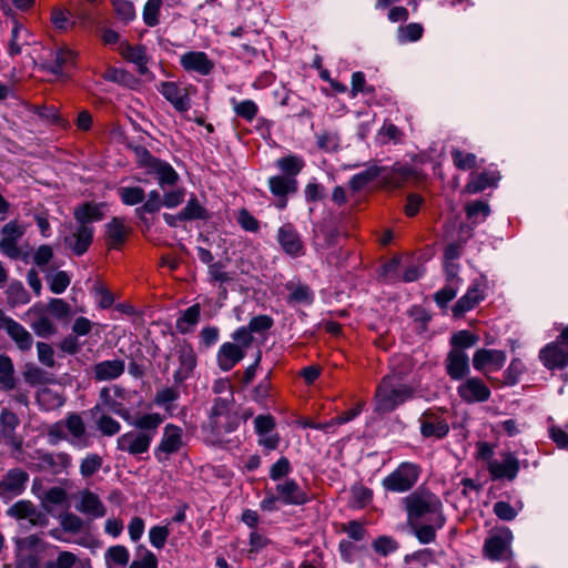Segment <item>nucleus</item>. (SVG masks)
Returning a JSON list of instances; mask_svg holds the SVG:
<instances>
[{
	"mask_svg": "<svg viewBox=\"0 0 568 568\" xmlns=\"http://www.w3.org/2000/svg\"><path fill=\"white\" fill-rule=\"evenodd\" d=\"M163 420L159 413L136 416L130 422L134 429L118 437L116 448L133 456L146 453Z\"/></svg>",
	"mask_w": 568,
	"mask_h": 568,
	"instance_id": "1",
	"label": "nucleus"
},
{
	"mask_svg": "<svg viewBox=\"0 0 568 568\" xmlns=\"http://www.w3.org/2000/svg\"><path fill=\"white\" fill-rule=\"evenodd\" d=\"M403 501L409 526H414L415 521H419L423 518L436 523L438 527L445 525L446 518L443 514L442 500L432 491L417 489L406 496Z\"/></svg>",
	"mask_w": 568,
	"mask_h": 568,
	"instance_id": "2",
	"label": "nucleus"
},
{
	"mask_svg": "<svg viewBox=\"0 0 568 568\" xmlns=\"http://www.w3.org/2000/svg\"><path fill=\"white\" fill-rule=\"evenodd\" d=\"M410 174L412 170L400 163H395L390 168L372 164L366 170L353 175L349 180V186L353 191H359L377 178H381L387 185L398 186Z\"/></svg>",
	"mask_w": 568,
	"mask_h": 568,
	"instance_id": "3",
	"label": "nucleus"
},
{
	"mask_svg": "<svg viewBox=\"0 0 568 568\" xmlns=\"http://www.w3.org/2000/svg\"><path fill=\"white\" fill-rule=\"evenodd\" d=\"M389 376H385L376 390V412L389 413L398 405L414 397V388L408 385L393 387L389 384Z\"/></svg>",
	"mask_w": 568,
	"mask_h": 568,
	"instance_id": "4",
	"label": "nucleus"
},
{
	"mask_svg": "<svg viewBox=\"0 0 568 568\" xmlns=\"http://www.w3.org/2000/svg\"><path fill=\"white\" fill-rule=\"evenodd\" d=\"M488 290V278L486 275L480 274L475 277L467 291L453 306V314L455 317H462L465 313L474 310L486 297Z\"/></svg>",
	"mask_w": 568,
	"mask_h": 568,
	"instance_id": "5",
	"label": "nucleus"
},
{
	"mask_svg": "<svg viewBox=\"0 0 568 568\" xmlns=\"http://www.w3.org/2000/svg\"><path fill=\"white\" fill-rule=\"evenodd\" d=\"M419 468L412 463H402L394 471L386 476L382 486L393 493L408 491L417 483Z\"/></svg>",
	"mask_w": 568,
	"mask_h": 568,
	"instance_id": "6",
	"label": "nucleus"
},
{
	"mask_svg": "<svg viewBox=\"0 0 568 568\" xmlns=\"http://www.w3.org/2000/svg\"><path fill=\"white\" fill-rule=\"evenodd\" d=\"M29 474L20 468L9 469L0 479V498L8 503L23 494L29 483Z\"/></svg>",
	"mask_w": 568,
	"mask_h": 568,
	"instance_id": "7",
	"label": "nucleus"
},
{
	"mask_svg": "<svg viewBox=\"0 0 568 568\" xmlns=\"http://www.w3.org/2000/svg\"><path fill=\"white\" fill-rule=\"evenodd\" d=\"M23 320L29 323L37 336L47 338L57 332L53 322L47 315V307L39 302L33 304L24 314Z\"/></svg>",
	"mask_w": 568,
	"mask_h": 568,
	"instance_id": "8",
	"label": "nucleus"
},
{
	"mask_svg": "<svg viewBox=\"0 0 568 568\" xmlns=\"http://www.w3.org/2000/svg\"><path fill=\"white\" fill-rule=\"evenodd\" d=\"M6 514L17 520L27 519L32 527H45L49 523L47 515L27 499L18 500L11 505Z\"/></svg>",
	"mask_w": 568,
	"mask_h": 568,
	"instance_id": "9",
	"label": "nucleus"
},
{
	"mask_svg": "<svg viewBox=\"0 0 568 568\" xmlns=\"http://www.w3.org/2000/svg\"><path fill=\"white\" fill-rule=\"evenodd\" d=\"M26 226L17 221H10L1 231L0 251L8 257L17 260L20 256L19 240L26 234Z\"/></svg>",
	"mask_w": 568,
	"mask_h": 568,
	"instance_id": "10",
	"label": "nucleus"
},
{
	"mask_svg": "<svg viewBox=\"0 0 568 568\" xmlns=\"http://www.w3.org/2000/svg\"><path fill=\"white\" fill-rule=\"evenodd\" d=\"M34 458L39 470L48 471L52 475L65 473L72 462L71 456L64 452L49 453L44 450H37Z\"/></svg>",
	"mask_w": 568,
	"mask_h": 568,
	"instance_id": "11",
	"label": "nucleus"
},
{
	"mask_svg": "<svg viewBox=\"0 0 568 568\" xmlns=\"http://www.w3.org/2000/svg\"><path fill=\"white\" fill-rule=\"evenodd\" d=\"M158 90L176 111L186 112L191 108V88L165 81L158 85Z\"/></svg>",
	"mask_w": 568,
	"mask_h": 568,
	"instance_id": "12",
	"label": "nucleus"
},
{
	"mask_svg": "<svg viewBox=\"0 0 568 568\" xmlns=\"http://www.w3.org/2000/svg\"><path fill=\"white\" fill-rule=\"evenodd\" d=\"M0 331H4L21 352L30 351L33 338L31 334L17 321L0 310Z\"/></svg>",
	"mask_w": 568,
	"mask_h": 568,
	"instance_id": "13",
	"label": "nucleus"
},
{
	"mask_svg": "<svg viewBox=\"0 0 568 568\" xmlns=\"http://www.w3.org/2000/svg\"><path fill=\"white\" fill-rule=\"evenodd\" d=\"M75 509L90 519L102 518L106 515V507L100 497L89 489L79 493Z\"/></svg>",
	"mask_w": 568,
	"mask_h": 568,
	"instance_id": "14",
	"label": "nucleus"
},
{
	"mask_svg": "<svg viewBox=\"0 0 568 568\" xmlns=\"http://www.w3.org/2000/svg\"><path fill=\"white\" fill-rule=\"evenodd\" d=\"M420 433L424 437L444 438L449 432L446 419L437 412L426 410L419 418Z\"/></svg>",
	"mask_w": 568,
	"mask_h": 568,
	"instance_id": "15",
	"label": "nucleus"
},
{
	"mask_svg": "<svg viewBox=\"0 0 568 568\" xmlns=\"http://www.w3.org/2000/svg\"><path fill=\"white\" fill-rule=\"evenodd\" d=\"M488 471L493 479L514 480L519 471V460L511 454L503 455V460H489L487 465Z\"/></svg>",
	"mask_w": 568,
	"mask_h": 568,
	"instance_id": "16",
	"label": "nucleus"
},
{
	"mask_svg": "<svg viewBox=\"0 0 568 568\" xmlns=\"http://www.w3.org/2000/svg\"><path fill=\"white\" fill-rule=\"evenodd\" d=\"M20 425V419L8 408H3L0 413V440L16 449L22 446V439L17 436L16 430Z\"/></svg>",
	"mask_w": 568,
	"mask_h": 568,
	"instance_id": "17",
	"label": "nucleus"
},
{
	"mask_svg": "<svg viewBox=\"0 0 568 568\" xmlns=\"http://www.w3.org/2000/svg\"><path fill=\"white\" fill-rule=\"evenodd\" d=\"M183 446V430L181 427L173 424H168L163 429L162 439L154 450L158 459H161V454L171 455L176 453Z\"/></svg>",
	"mask_w": 568,
	"mask_h": 568,
	"instance_id": "18",
	"label": "nucleus"
},
{
	"mask_svg": "<svg viewBox=\"0 0 568 568\" xmlns=\"http://www.w3.org/2000/svg\"><path fill=\"white\" fill-rule=\"evenodd\" d=\"M277 498L285 505L301 506L308 501V496L294 479H287L275 486Z\"/></svg>",
	"mask_w": 568,
	"mask_h": 568,
	"instance_id": "19",
	"label": "nucleus"
},
{
	"mask_svg": "<svg viewBox=\"0 0 568 568\" xmlns=\"http://www.w3.org/2000/svg\"><path fill=\"white\" fill-rule=\"evenodd\" d=\"M499 180V171L496 168L489 166L480 173L470 175V179L465 186V192L476 194L488 187H496Z\"/></svg>",
	"mask_w": 568,
	"mask_h": 568,
	"instance_id": "20",
	"label": "nucleus"
},
{
	"mask_svg": "<svg viewBox=\"0 0 568 568\" xmlns=\"http://www.w3.org/2000/svg\"><path fill=\"white\" fill-rule=\"evenodd\" d=\"M93 229L87 224H80L74 227L70 235L64 237V243L77 255H82L92 243Z\"/></svg>",
	"mask_w": 568,
	"mask_h": 568,
	"instance_id": "21",
	"label": "nucleus"
},
{
	"mask_svg": "<svg viewBox=\"0 0 568 568\" xmlns=\"http://www.w3.org/2000/svg\"><path fill=\"white\" fill-rule=\"evenodd\" d=\"M459 396L467 403H483L489 399L490 390L479 378H469L458 387Z\"/></svg>",
	"mask_w": 568,
	"mask_h": 568,
	"instance_id": "22",
	"label": "nucleus"
},
{
	"mask_svg": "<svg viewBox=\"0 0 568 568\" xmlns=\"http://www.w3.org/2000/svg\"><path fill=\"white\" fill-rule=\"evenodd\" d=\"M180 63L186 71L196 72L201 75H207L214 67L206 53L202 51H190L183 53L180 57Z\"/></svg>",
	"mask_w": 568,
	"mask_h": 568,
	"instance_id": "23",
	"label": "nucleus"
},
{
	"mask_svg": "<svg viewBox=\"0 0 568 568\" xmlns=\"http://www.w3.org/2000/svg\"><path fill=\"white\" fill-rule=\"evenodd\" d=\"M511 532L509 530L504 534L494 535L486 539L484 545L485 555L491 560H500L506 557L510 547Z\"/></svg>",
	"mask_w": 568,
	"mask_h": 568,
	"instance_id": "24",
	"label": "nucleus"
},
{
	"mask_svg": "<svg viewBox=\"0 0 568 568\" xmlns=\"http://www.w3.org/2000/svg\"><path fill=\"white\" fill-rule=\"evenodd\" d=\"M65 427L71 435L69 443L73 447L83 449L90 446V438L80 415L70 414L65 419Z\"/></svg>",
	"mask_w": 568,
	"mask_h": 568,
	"instance_id": "25",
	"label": "nucleus"
},
{
	"mask_svg": "<svg viewBox=\"0 0 568 568\" xmlns=\"http://www.w3.org/2000/svg\"><path fill=\"white\" fill-rule=\"evenodd\" d=\"M145 165L146 172L151 175H154L161 186L173 185L178 181V173L166 162L154 158H149Z\"/></svg>",
	"mask_w": 568,
	"mask_h": 568,
	"instance_id": "26",
	"label": "nucleus"
},
{
	"mask_svg": "<svg viewBox=\"0 0 568 568\" xmlns=\"http://www.w3.org/2000/svg\"><path fill=\"white\" fill-rule=\"evenodd\" d=\"M277 241L285 253L292 256L302 254L303 244L292 225L286 224L278 229Z\"/></svg>",
	"mask_w": 568,
	"mask_h": 568,
	"instance_id": "27",
	"label": "nucleus"
},
{
	"mask_svg": "<svg viewBox=\"0 0 568 568\" xmlns=\"http://www.w3.org/2000/svg\"><path fill=\"white\" fill-rule=\"evenodd\" d=\"M479 342V336L470 331L462 329L450 336V352L448 355H463Z\"/></svg>",
	"mask_w": 568,
	"mask_h": 568,
	"instance_id": "28",
	"label": "nucleus"
},
{
	"mask_svg": "<svg viewBox=\"0 0 568 568\" xmlns=\"http://www.w3.org/2000/svg\"><path fill=\"white\" fill-rule=\"evenodd\" d=\"M239 425L240 416L237 413L209 418V427L212 434L217 438L233 433Z\"/></svg>",
	"mask_w": 568,
	"mask_h": 568,
	"instance_id": "29",
	"label": "nucleus"
},
{
	"mask_svg": "<svg viewBox=\"0 0 568 568\" xmlns=\"http://www.w3.org/2000/svg\"><path fill=\"white\" fill-rule=\"evenodd\" d=\"M78 52L69 47H61L54 52L53 64L50 70L57 75H64V71L75 64Z\"/></svg>",
	"mask_w": 568,
	"mask_h": 568,
	"instance_id": "30",
	"label": "nucleus"
},
{
	"mask_svg": "<svg viewBox=\"0 0 568 568\" xmlns=\"http://www.w3.org/2000/svg\"><path fill=\"white\" fill-rule=\"evenodd\" d=\"M119 51L124 59L136 65L139 73L148 72V59L143 47H132L126 42H120Z\"/></svg>",
	"mask_w": 568,
	"mask_h": 568,
	"instance_id": "31",
	"label": "nucleus"
},
{
	"mask_svg": "<svg viewBox=\"0 0 568 568\" xmlns=\"http://www.w3.org/2000/svg\"><path fill=\"white\" fill-rule=\"evenodd\" d=\"M124 366V362L118 358L98 363L94 366V378L97 381H111L118 378L123 373Z\"/></svg>",
	"mask_w": 568,
	"mask_h": 568,
	"instance_id": "32",
	"label": "nucleus"
},
{
	"mask_svg": "<svg viewBox=\"0 0 568 568\" xmlns=\"http://www.w3.org/2000/svg\"><path fill=\"white\" fill-rule=\"evenodd\" d=\"M201 314V307L199 304H194L183 311L181 315L178 317L175 327L181 334H187L194 331L195 326L199 323Z\"/></svg>",
	"mask_w": 568,
	"mask_h": 568,
	"instance_id": "33",
	"label": "nucleus"
},
{
	"mask_svg": "<svg viewBox=\"0 0 568 568\" xmlns=\"http://www.w3.org/2000/svg\"><path fill=\"white\" fill-rule=\"evenodd\" d=\"M268 187L272 194L277 197H285L297 189L296 180L284 175L271 176L268 179Z\"/></svg>",
	"mask_w": 568,
	"mask_h": 568,
	"instance_id": "34",
	"label": "nucleus"
},
{
	"mask_svg": "<svg viewBox=\"0 0 568 568\" xmlns=\"http://www.w3.org/2000/svg\"><path fill=\"white\" fill-rule=\"evenodd\" d=\"M29 31L21 23L14 20L9 42V54H20L22 47L29 43Z\"/></svg>",
	"mask_w": 568,
	"mask_h": 568,
	"instance_id": "35",
	"label": "nucleus"
},
{
	"mask_svg": "<svg viewBox=\"0 0 568 568\" xmlns=\"http://www.w3.org/2000/svg\"><path fill=\"white\" fill-rule=\"evenodd\" d=\"M6 294L8 304L13 307L26 305L30 302V295L20 281L10 282Z\"/></svg>",
	"mask_w": 568,
	"mask_h": 568,
	"instance_id": "36",
	"label": "nucleus"
},
{
	"mask_svg": "<svg viewBox=\"0 0 568 568\" xmlns=\"http://www.w3.org/2000/svg\"><path fill=\"white\" fill-rule=\"evenodd\" d=\"M102 205L85 203L74 210V217L78 223L87 224L102 219Z\"/></svg>",
	"mask_w": 568,
	"mask_h": 568,
	"instance_id": "37",
	"label": "nucleus"
},
{
	"mask_svg": "<svg viewBox=\"0 0 568 568\" xmlns=\"http://www.w3.org/2000/svg\"><path fill=\"white\" fill-rule=\"evenodd\" d=\"M277 168L285 174L295 179V176L303 170L305 163L304 160L295 154L283 156L276 161Z\"/></svg>",
	"mask_w": 568,
	"mask_h": 568,
	"instance_id": "38",
	"label": "nucleus"
},
{
	"mask_svg": "<svg viewBox=\"0 0 568 568\" xmlns=\"http://www.w3.org/2000/svg\"><path fill=\"white\" fill-rule=\"evenodd\" d=\"M104 558L108 568H114V566L124 567L129 562L130 554L124 546L115 545L106 549Z\"/></svg>",
	"mask_w": 568,
	"mask_h": 568,
	"instance_id": "39",
	"label": "nucleus"
},
{
	"mask_svg": "<svg viewBox=\"0 0 568 568\" xmlns=\"http://www.w3.org/2000/svg\"><path fill=\"white\" fill-rule=\"evenodd\" d=\"M16 385L17 379L10 357H0V389L12 390Z\"/></svg>",
	"mask_w": 568,
	"mask_h": 568,
	"instance_id": "40",
	"label": "nucleus"
},
{
	"mask_svg": "<svg viewBox=\"0 0 568 568\" xmlns=\"http://www.w3.org/2000/svg\"><path fill=\"white\" fill-rule=\"evenodd\" d=\"M181 216L185 221L207 220L209 212L195 196H192L181 211Z\"/></svg>",
	"mask_w": 568,
	"mask_h": 568,
	"instance_id": "41",
	"label": "nucleus"
},
{
	"mask_svg": "<svg viewBox=\"0 0 568 568\" xmlns=\"http://www.w3.org/2000/svg\"><path fill=\"white\" fill-rule=\"evenodd\" d=\"M447 374L453 379H462L469 373L468 357H447Z\"/></svg>",
	"mask_w": 568,
	"mask_h": 568,
	"instance_id": "42",
	"label": "nucleus"
},
{
	"mask_svg": "<svg viewBox=\"0 0 568 568\" xmlns=\"http://www.w3.org/2000/svg\"><path fill=\"white\" fill-rule=\"evenodd\" d=\"M45 278L50 291L54 294H62L71 283V276L65 271L48 273Z\"/></svg>",
	"mask_w": 568,
	"mask_h": 568,
	"instance_id": "43",
	"label": "nucleus"
},
{
	"mask_svg": "<svg viewBox=\"0 0 568 568\" xmlns=\"http://www.w3.org/2000/svg\"><path fill=\"white\" fill-rule=\"evenodd\" d=\"M505 357H474L473 365L477 371H481L487 377L499 371L504 365Z\"/></svg>",
	"mask_w": 568,
	"mask_h": 568,
	"instance_id": "44",
	"label": "nucleus"
},
{
	"mask_svg": "<svg viewBox=\"0 0 568 568\" xmlns=\"http://www.w3.org/2000/svg\"><path fill=\"white\" fill-rule=\"evenodd\" d=\"M236 413L234 410V396L233 395H226V396H217L214 399V404L211 408L209 418L217 417V416H224L229 414Z\"/></svg>",
	"mask_w": 568,
	"mask_h": 568,
	"instance_id": "45",
	"label": "nucleus"
},
{
	"mask_svg": "<svg viewBox=\"0 0 568 568\" xmlns=\"http://www.w3.org/2000/svg\"><path fill=\"white\" fill-rule=\"evenodd\" d=\"M409 527L414 530V535L420 544L433 542L436 538V530L442 528L432 521L426 525H419V521H415V525Z\"/></svg>",
	"mask_w": 568,
	"mask_h": 568,
	"instance_id": "46",
	"label": "nucleus"
},
{
	"mask_svg": "<svg viewBox=\"0 0 568 568\" xmlns=\"http://www.w3.org/2000/svg\"><path fill=\"white\" fill-rule=\"evenodd\" d=\"M179 396L180 393L178 389L173 387H168L156 392L154 403L158 406L164 407L166 412L172 414L175 408L173 403L179 398Z\"/></svg>",
	"mask_w": 568,
	"mask_h": 568,
	"instance_id": "47",
	"label": "nucleus"
},
{
	"mask_svg": "<svg viewBox=\"0 0 568 568\" xmlns=\"http://www.w3.org/2000/svg\"><path fill=\"white\" fill-rule=\"evenodd\" d=\"M423 27L419 23H408L397 30V41L402 44L418 41L423 36Z\"/></svg>",
	"mask_w": 568,
	"mask_h": 568,
	"instance_id": "48",
	"label": "nucleus"
},
{
	"mask_svg": "<svg viewBox=\"0 0 568 568\" xmlns=\"http://www.w3.org/2000/svg\"><path fill=\"white\" fill-rule=\"evenodd\" d=\"M103 464V459L98 454H88L80 463V474L84 478L93 476Z\"/></svg>",
	"mask_w": 568,
	"mask_h": 568,
	"instance_id": "49",
	"label": "nucleus"
},
{
	"mask_svg": "<svg viewBox=\"0 0 568 568\" xmlns=\"http://www.w3.org/2000/svg\"><path fill=\"white\" fill-rule=\"evenodd\" d=\"M460 283L458 282H446V285L437 291L434 295V300L439 307H445L452 300H454L457 295V292L460 287Z\"/></svg>",
	"mask_w": 568,
	"mask_h": 568,
	"instance_id": "50",
	"label": "nucleus"
},
{
	"mask_svg": "<svg viewBox=\"0 0 568 568\" xmlns=\"http://www.w3.org/2000/svg\"><path fill=\"white\" fill-rule=\"evenodd\" d=\"M121 201L125 205H136L144 201V191L139 186H123L119 189Z\"/></svg>",
	"mask_w": 568,
	"mask_h": 568,
	"instance_id": "51",
	"label": "nucleus"
},
{
	"mask_svg": "<svg viewBox=\"0 0 568 568\" xmlns=\"http://www.w3.org/2000/svg\"><path fill=\"white\" fill-rule=\"evenodd\" d=\"M60 526L65 532L78 534L83 529L84 521L73 513H64L60 516Z\"/></svg>",
	"mask_w": 568,
	"mask_h": 568,
	"instance_id": "52",
	"label": "nucleus"
},
{
	"mask_svg": "<svg viewBox=\"0 0 568 568\" xmlns=\"http://www.w3.org/2000/svg\"><path fill=\"white\" fill-rule=\"evenodd\" d=\"M106 227L108 237L112 244H119L124 241L126 236V226L121 219L114 217Z\"/></svg>",
	"mask_w": 568,
	"mask_h": 568,
	"instance_id": "53",
	"label": "nucleus"
},
{
	"mask_svg": "<svg viewBox=\"0 0 568 568\" xmlns=\"http://www.w3.org/2000/svg\"><path fill=\"white\" fill-rule=\"evenodd\" d=\"M113 9L116 17L124 21L130 22L135 18V9L129 0H112Z\"/></svg>",
	"mask_w": 568,
	"mask_h": 568,
	"instance_id": "54",
	"label": "nucleus"
},
{
	"mask_svg": "<svg viewBox=\"0 0 568 568\" xmlns=\"http://www.w3.org/2000/svg\"><path fill=\"white\" fill-rule=\"evenodd\" d=\"M452 158L455 166L465 171L474 169L477 163L475 154L462 150H453Z\"/></svg>",
	"mask_w": 568,
	"mask_h": 568,
	"instance_id": "55",
	"label": "nucleus"
},
{
	"mask_svg": "<svg viewBox=\"0 0 568 568\" xmlns=\"http://www.w3.org/2000/svg\"><path fill=\"white\" fill-rule=\"evenodd\" d=\"M352 493V501L351 505L354 508H364L368 503H371L373 493L369 488L364 486H354L351 489Z\"/></svg>",
	"mask_w": 568,
	"mask_h": 568,
	"instance_id": "56",
	"label": "nucleus"
},
{
	"mask_svg": "<svg viewBox=\"0 0 568 568\" xmlns=\"http://www.w3.org/2000/svg\"><path fill=\"white\" fill-rule=\"evenodd\" d=\"M163 0H148L143 9V20L149 27H154L159 23V13Z\"/></svg>",
	"mask_w": 568,
	"mask_h": 568,
	"instance_id": "57",
	"label": "nucleus"
},
{
	"mask_svg": "<svg viewBox=\"0 0 568 568\" xmlns=\"http://www.w3.org/2000/svg\"><path fill=\"white\" fill-rule=\"evenodd\" d=\"M51 22L55 29L65 31L74 24L71 21L70 12L62 8H53L51 12Z\"/></svg>",
	"mask_w": 568,
	"mask_h": 568,
	"instance_id": "58",
	"label": "nucleus"
},
{
	"mask_svg": "<svg viewBox=\"0 0 568 568\" xmlns=\"http://www.w3.org/2000/svg\"><path fill=\"white\" fill-rule=\"evenodd\" d=\"M378 141L383 144L394 142L397 143L402 139L400 130L393 123H384L377 133Z\"/></svg>",
	"mask_w": 568,
	"mask_h": 568,
	"instance_id": "59",
	"label": "nucleus"
},
{
	"mask_svg": "<svg viewBox=\"0 0 568 568\" xmlns=\"http://www.w3.org/2000/svg\"><path fill=\"white\" fill-rule=\"evenodd\" d=\"M196 357H179L180 366L174 372L173 378L176 383L185 381L196 366Z\"/></svg>",
	"mask_w": 568,
	"mask_h": 568,
	"instance_id": "60",
	"label": "nucleus"
},
{
	"mask_svg": "<svg viewBox=\"0 0 568 568\" xmlns=\"http://www.w3.org/2000/svg\"><path fill=\"white\" fill-rule=\"evenodd\" d=\"M372 546L373 549L382 556H387L398 549V542L389 536L376 538Z\"/></svg>",
	"mask_w": 568,
	"mask_h": 568,
	"instance_id": "61",
	"label": "nucleus"
},
{
	"mask_svg": "<svg viewBox=\"0 0 568 568\" xmlns=\"http://www.w3.org/2000/svg\"><path fill=\"white\" fill-rule=\"evenodd\" d=\"M163 202L161 201L160 193L158 191H151L148 195V199L142 204V206L135 210L139 216H142L144 213H153L161 209Z\"/></svg>",
	"mask_w": 568,
	"mask_h": 568,
	"instance_id": "62",
	"label": "nucleus"
},
{
	"mask_svg": "<svg viewBox=\"0 0 568 568\" xmlns=\"http://www.w3.org/2000/svg\"><path fill=\"white\" fill-rule=\"evenodd\" d=\"M45 307L58 320L65 318L71 313L70 305L62 298H50Z\"/></svg>",
	"mask_w": 568,
	"mask_h": 568,
	"instance_id": "63",
	"label": "nucleus"
},
{
	"mask_svg": "<svg viewBox=\"0 0 568 568\" xmlns=\"http://www.w3.org/2000/svg\"><path fill=\"white\" fill-rule=\"evenodd\" d=\"M78 561V557L71 551L59 552L54 561H49L45 568H72Z\"/></svg>",
	"mask_w": 568,
	"mask_h": 568,
	"instance_id": "64",
	"label": "nucleus"
}]
</instances>
